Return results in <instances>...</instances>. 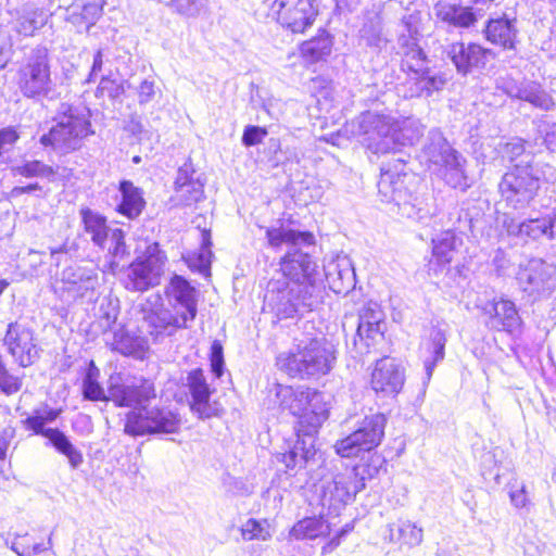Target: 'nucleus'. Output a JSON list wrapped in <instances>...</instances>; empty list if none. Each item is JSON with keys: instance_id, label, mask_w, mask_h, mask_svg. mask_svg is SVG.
<instances>
[{"instance_id": "f257e3e1", "label": "nucleus", "mask_w": 556, "mask_h": 556, "mask_svg": "<svg viewBox=\"0 0 556 556\" xmlns=\"http://www.w3.org/2000/svg\"><path fill=\"white\" fill-rule=\"evenodd\" d=\"M268 245L274 249L289 245L281 258L282 277L268 282L265 302L279 318H290L301 311H312L315 300L317 264L302 248L315 245L309 231H300L281 224L265 229Z\"/></svg>"}, {"instance_id": "f03ea898", "label": "nucleus", "mask_w": 556, "mask_h": 556, "mask_svg": "<svg viewBox=\"0 0 556 556\" xmlns=\"http://www.w3.org/2000/svg\"><path fill=\"white\" fill-rule=\"evenodd\" d=\"M307 399L304 401V409L298 421V441L287 452L278 454L277 460L285 465V472L295 476L315 456L313 435L329 417V407L325 395L313 389H308Z\"/></svg>"}, {"instance_id": "7ed1b4c3", "label": "nucleus", "mask_w": 556, "mask_h": 556, "mask_svg": "<svg viewBox=\"0 0 556 556\" xmlns=\"http://www.w3.org/2000/svg\"><path fill=\"white\" fill-rule=\"evenodd\" d=\"M337 361L334 346L325 338L304 339L276 358L279 370L291 378L315 379L331 371Z\"/></svg>"}, {"instance_id": "20e7f679", "label": "nucleus", "mask_w": 556, "mask_h": 556, "mask_svg": "<svg viewBox=\"0 0 556 556\" xmlns=\"http://www.w3.org/2000/svg\"><path fill=\"white\" fill-rule=\"evenodd\" d=\"M422 153L426 162L434 166V170L446 185L462 191L470 187L465 168L466 159L450 144L441 131H429Z\"/></svg>"}, {"instance_id": "39448f33", "label": "nucleus", "mask_w": 556, "mask_h": 556, "mask_svg": "<svg viewBox=\"0 0 556 556\" xmlns=\"http://www.w3.org/2000/svg\"><path fill=\"white\" fill-rule=\"evenodd\" d=\"M349 127L351 134L371 153L387 154L394 151V114L366 111L353 119Z\"/></svg>"}, {"instance_id": "423d86ee", "label": "nucleus", "mask_w": 556, "mask_h": 556, "mask_svg": "<svg viewBox=\"0 0 556 556\" xmlns=\"http://www.w3.org/2000/svg\"><path fill=\"white\" fill-rule=\"evenodd\" d=\"M63 111L56 118V124L40 138L45 147H52L61 153L79 149L84 140L92 134L88 116L78 109L63 105Z\"/></svg>"}, {"instance_id": "0eeeda50", "label": "nucleus", "mask_w": 556, "mask_h": 556, "mask_svg": "<svg viewBox=\"0 0 556 556\" xmlns=\"http://www.w3.org/2000/svg\"><path fill=\"white\" fill-rule=\"evenodd\" d=\"M551 169L549 166L542 164H515L500 182L502 197L514 208L526 207L538 194L541 181L547 180L546 170Z\"/></svg>"}, {"instance_id": "6e6552de", "label": "nucleus", "mask_w": 556, "mask_h": 556, "mask_svg": "<svg viewBox=\"0 0 556 556\" xmlns=\"http://www.w3.org/2000/svg\"><path fill=\"white\" fill-rule=\"evenodd\" d=\"M181 426L179 414L164 405L148 402L139 410L126 414L124 431L131 437L177 433Z\"/></svg>"}, {"instance_id": "1a4fd4ad", "label": "nucleus", "mask_w": 556, "mask_h": 556, "mask_svg": "<svg viewBox=\"0 0 556 556\" xmlns=\"http://www.w3.org/2000/svg\"><path fill=\"white\" fill-rule=\"evenodd\" d=\"M516 282L529 301L548 299L556 291V263L531 257L519 264Z\"/></svg>"}, {"instance_id": "9d476101", "label": "nucleus", "mask_w": 556, "mask_h": 556, "mask_svg": "<svg viewBox=\"0 0 556 556\" xmlns=\"http://www.w3.org/2000/svg\"><path fill=\"white\" fill-rule=\"evenodd\" d=\"M17 85L26 98L43 96L50 91L51 73L46 47L36 46L25 54L17 71Z\"/></svg>"}, {"instance_id": "9b49d317", "label": "nucleus", "mask_w": 556, "mask_h": 556, "mask_svg": "<svg viewBox=\"0 0 556 556\" xmlns=\"http://www.w3.org/2000/svg\"><path fill=\"white\" fill-rule=\"evenodd\" d=\"M364 488L355 469H345L317 488L319 504L327 516H338L345 505Z\"/></svg>"}, {"instance_id": "f8f14e48", "label": "nucleus", "mask_w": 556, "mask_h": 556, "mask_svg": "<svg viewBox=\"0 0 556 556\" xmlns=\"http://www.w3.org/2000/svg\"><path fill=\"white\" fill-rule=\"evenodd\" d=\"M167 257L154 242L147 247L143 255L129 266L126 288L130 291L143 292L161 282Z\"/></svg>"}, {"instance_id": "ddd939ff", "label": "nucleus", "mask_w": 556, "mask_h": 556, "mask_svg": "<svg viewBox=\"0 0 556 556\" xmlns=\"http://www.w3.org/2000/svg\"><path fill=\"white\" fill-rule=\"evenodd\" d=\"M386 425L383 414L366 416L354 432L336 443V452L341 457H354L361 452L374 450L384 437Z\"/></svg>"}, {"instance_id": "4468645a", "label": "nucleus", "mask_w": 556, "mask_h": 556, "mask_svg": "<svg viewBox=\"0 0 556 556\" xmlns=\"http://www.w3.org/2000/svg\"><path fill=\"white\" fill-rule=\"evenodd\" d=\"M502 226L508 236L515 237L523 243L539 242L542 239L556 240L555 211L522 220L505 214Z\"/></svg>"}, {"instance_id": "2eb2a0df", "label": "nucleus", "mask_w": 556, "mask_h": 556, "mask_svg": "<svg viewBox=\"0 0 556 556\" xmlns=\"http://www.w3.org/2000/svg\"><path fill=\"white\" fill-rule=\"evenodd\" d=\"M155 399L154 384L149 380L116 381L111 382L108 388V400L117 407H127L130 410H139Z\"/></svg>"}, {"instance_id": "dca6fc26", "label": "nucleus", "mask_w": 556, "mask_h": 556, "mask_svg": "<svg viewBox=\"0 0 556 556\" xmlns=\"http://www.w3.org/2000/svg\"><path fill=\"white\" fill-rule=\"evenodd\" d=\"M384 328L383 311L378 303L369 301L361 308L358 314V326L354 338V345L358 349V352L361 354L366 353L371 346L381 342Z\"/></svg>"}, {"instance_id": "f3484780", "label": "nucleus", "mask_w": 556, "mask_h": 556, "mask_svg": "<svg viewBox=\"0 0 556 556\" xmlns=\"http://www.w3.org/2000/svg\"><path fill=\"white\" fill-rule=\"evenodd\" d=\"M270 12L282 26L293 33H303L317 16L312 0H275Z\"/></svg>"}, {"instance_id": "a211bd4d", "label": "nucleus", "mask_w": 556, "mask_h": 556, "mask_svg": "<svg viewBox=\"0 0 556 556\" xmlns=\"http://www.w3.org/2000/svg\"><path fill=\"white\" fill-rule=\"evenodd\" d=\"M4 346L21 367H28L39 358L34 330L17 321L10 323L3 339Z\"/></svg>"}, {"instance_id": "6ab92c4d", "label": "nucleus", "mask_w": 556, "mask_h": 556, "mask_svg": "<svg viewBox=\"0 0 556 556\" xmlns=\"http://www.w3.org/2000/svg\"><path fill=\"white\" fill-rule=\"evenodd\" d=\"M488 317L486 326L496 331L515 333L521 327L522 320L514 301L504 296L494 298L483 308Z\"/></svg>"}, {"instance_id": "aec40b11", "label": "nucleus", "mask_w": 556, "mask_h": 556, "mask_svg": "<svg viewBox=\"0 0 556 556\" xmlns=\"http://www.w3.org/2000/svg\"><path fill=\"white\" fill-rule=\"evenodd\" d=\"M404 381V369L394 358L383 357L376 362L370 386L377 394L394 396L401 392Z\"/></svg>"}, {"instance_id": "412c9836", "label": "nucleus", "mask_w": 556, "mask_h": 556, "mask_svg": "<svg viewBox=\"0 0 556 556\" xmlns=\"http://www.w3.org/2000/svg\"><path fill=\"white\" fill-rule=\"evenodd\" d=\"M447 58L452 61L458 74L464 76L475 68L485 66L491 50L478 43L453 42L445 48Z\"/></svg>"}, {"instance_id": "4be33fe9", "label": "nucleus", "mask_w": 556, "mask_h": 556, "mask_svg": "<svg viewBox=\"0 0 556 556\" xmlns=\"http://www.w3.org/2000/svg\"><path fill=\"white\" fill-rule=\"evenodd\" d=\"M197 290L179 275H174L166 287V295L174 309L179 311L192 321L198 314Z\"/></svg>"}, {"instance_id": "5701e85b", "label": "nucleus", "mask_w": 556, "mask_h": 556, "mask_svg": "<svg viewBox=\"0 0 556 556\" xmlns=\"http://www.w3.org/2000/svg\"><path fill=\"white\" fill-rule=\"evenodd\" d=\"M61 281L75 296L91 299L99 285L97 269L92 266L74 264L63 269Z\"/></svg>"}, {"instance_id": "b1692460", "label": "nucleus", "mask_w": 556, "mask_h": 556, "mask_svg": "<svg viewBox=\"0 0 556 556\" xmlns=\"http://www.w3.org/2000/svg\"><path fill=\"white\" fill-rule=\"evenodd\" d=\"M146 323L151 328V334L173 336L179 329L189 328L192 321L177 309L160 308L150 312L146 317Z\"/></svg>"}, {"instance_id": "393cba45", "label": "nucleus", "mask_w": 556, "mask_h": 556, "mask_svg": "<svg viewBox=\"0 0 556 556\" xmlns=\"http://www.w3.org/2000/svg\"><path fill=\"white\" fill-rule=\"evenodd\" d=\"M186 386L192 397L191 409L200 418H210L214 415V409L210 404L211 389L206 382L203 370L195 368L191 370L186 379Z\"/></svg>"}, {"instance_id": "a878e982", "label": "nucleus", "mask_w": 556, "mask_h": 556, "mask_svg": "<svg viewBox=\"0 0 556 556\" xmlns=\"http://www.w3.org/2000/svg\"><path fill=\"white\" fill-rule=\"evenodd\" d=\"M406 174H402L397 166L394 169L381 168L380 179L378 181V193L383 202H394L396 205H404L406 210Z\"/></svg>"}, {"instance_id": "bb28decb", "label": "nucleus", "mask_w": 556, "mask_h": 556, "mask_svg": "<svg viewBox=\"0 0 556 556\" xmlns=\"http://www.w3.org/2000/svg\"><path fill=\"white\" fill-rule=\"evenodd\" d=\"M408 68L413 73L407 80V96L410 98L430 97L434 91L443 89L446 84V78L442 74L422 70V65L409 64Z\"/></svg>"}, {"instance_id": "cd10ccee", "label": "nucleus", "mask_w": 556, "mask_h": 556, "mask_svg": "<svg viewBox=\"0 0 556 556\" xmlns=\"http://www.w3.org/2000/svg\"><path fill=\"white\" fill-rule=\"evenodd\" d=\"M434 13L439 21L456 28H469L478 20L471 7H463L445 0H440L434 5Z\"/></svg>"}, {"instance_id": "c85d7f7f", "label": "nucleus", "mask_w": 556, "mask_h": 556, "mask_svg": "<svg viewBox=\"0 0 556 556\" xmlns=\"http://www.w3.org/2000/svg\"><path fill=\"white\" fill-rule=\"evenodd\" d=\"M326 280L336 293H346L355 286V273L349 258L339 257L325 267Z\"/></svg>"}, {"instance_id": "c756f323", "label": "nucleus", "mask_w": 556, "mask_h": 556, "mask_svg": "<svg viewBox=\"0 0 556 556\" xmlns=\"http://www.w3.org/2000/svg\"><path fill=\"white\" fill-rule=\"evenodd\" d=\"M104 0H74L66 9V21L89 29L102 13Z\"/></svg>"}, {"instance_id": "7c9ffc66", "label": "nucleus", "mask_w": 556, "mask_h": 556, "mask_svg": "<svg viewBox=\"0 0 556 556\" xmlns=\"http://www.w3.org/2000/svg\"><path fill=\"white\" fill-rule=\"evenodd\" d=\"M505 90L509 97L527 101L541 110L548 111L554 106L552 97L535 81L508 85Z\"/></svg>"}, {"instance_id": "2f4dec72", "label": "nucleus", "mask_w": 556, "mask_h": 556, "mask_svg": "<svg viewBox=\"0 0 556 556\" xmlns=\"http://www.w3.org/2000/svg\"><path fill=\"white\" fill-rule=\"evenodd\" d=\"M485 36L491 43L514 49L517 37L516 20L506 16L491 18L485 27Z\"/></svg>"}, {"instance_id": "473e14b6", "label": "nucleus", "mask_w": 556, "mask_h": 556, "mask_svg": "<svg viewBox=\"0 0 556 556\" xmlns=\"http://www.w3.org/2000/svg\"><path fill=\"white\" fill-rule=\"evenodd\" d=\"M105 342L112 351L126 356H140L144 350V342L142 338L130 333L124 327L112 332H106Z\"/></svg>"}, {"instance_id": "72a5a7b5", "label": "nucleus", "mask_w": 556, "mask_h": 556, "mask_svg": "<svg viewBox=\"0 0 556 556\" xmlns=\"http://www.w3.org/2000/svg\"><path fill=\"white\" fill-rule=\"evenodd\" d=\"M99 248L108 251L103 271L115 274L119 268V262L128 254L124 231L117 227L112 229L108 238L104 239V244Z\"/></svg>"}, {"instance_id": "f704fd0d", "label": "nucleus", "mask_w": 556, "mask_h": 556, "mask_svg": "<svg viewBox=\"0 0 556 556\" xmlns=\"http://www.w3.org/2000/svg\"><path fill=\"white\" fill-rule=\"evenodd\" d=\"M119 192L121 202L117 205V211L130 219L138 217L146 205L142 191L131 181L123 180L119 184Z\"/></svg>"}, {"instance_id": "c9c22d12", "label": "nucleus", "mask_w": 556, "mask_h": 556, "mask_svg": "<svg viewBox=\"0 0 556 556\" xmlns=\"http://www.w3.org/2000/svg\"><path fill=\"white\" fill-rule=\"evenodd\" d=\"M445 344L446 336L444 331L434 329L430 334V343L428 344L430 355L424 361L425 376L422 378V394H425L427 386L431 380L437 363L444 358Z\"/></svg>"}, {"instance_id": "e433bc0d", "label": "nucleus", "mask_w": 556, "mask_h": 556, "mask_svg": "<svg viewBox=\"0 0 556 556\" xmlns=\"http://www.w3.org/2000/svg\"><path fill=\"white\" fill-rule=\"evenodd\" d=\"M462 244V238L457 237L452 229H447L432 239V254L438 263L447 265Z\"/></svg>"}, {"instance_id": "4c0bfd02", "label": "nucleus", "mask_w": 556, "mask_h": 556, "mask_svg": "<svg viewBox=\"0 0 556 556\" xmlns=\"http://www.w3.org/2000/svg\"><path fill=\"white\" fill-rule=\"evenodd\" d=\"M48 22V14L42 9L28 8L22 11L14 22L13 29L20 36L31 37Z\"/></svg>"}, {"instance_id": "58836bf2", "label": "nucleus", "mask_w": 556, "mask_h": 556, "mask_svg": "<svg viewBox=\"0 0 556 556\" xmlns=\"http://www.w3.org/2000/svg\"><path fill=\"white\" fill-rule=\"evenodd\" d=\"M308 389L309 388L294 389L290 386L277 384L275 394L279 405L300 419V415L304 409V401L307 399L306 393Z\"/></svg>"}, {"instance_id": "ea45409f", "label": "nucleus", "mask_w": 556, "mask_h": 556, "mask_svg": "<svg viewBox=\"0 0 556 556\" xmlns=\"http://www.w3.org/2000/svg\"><path fill=\"white\" fill-rule=\"evenodd\" d=\"M394 128V150L397 147L414 144L424 134V126L412 117L401 118L395 115Z\"/></svg>"}, {"instance_id": "a19ab883", "label": "nucleus", "mask_w": 556, "mask_h": 556, "mask_svg": "<svg viewBox=\"0 0 556 556\" xmlns=\"http://www.w3.org/2000/svg\"><path fill=\"white\" fill-rule=\"evenodd\" d=\"M325 511L319 517H308L296 522L291 529L290 535L296 540H313L324 536L329 532L330 525L324 519Z\"/></svg>"}, {"instance_id": "79ce46f5", "label": "nucleus", "mask_w": 556, "mask_h": 556, "mask_svg": "<svg viewBox=\"0 0 556 556\" xmlns=\"http://www.w3.org/2000/svg\"><path fill=\"white\" fill-rule=\"evenodd\" d=\"M81 217L86 233L90 236V240L97 247L103 245L104 239L108 238L112 229L116 228L109 226L103 216L91 210H83Z\"/></svg>"}, {"instance_id": "37998d69", "label": "nucleus", "mask_w": 556, "mask_h": 556, "mask_svg": "<svg viewBox=\"0 0 556 556\" xmlns=\"http://www.w3.org/2000/svg\"><path fill=\"white\" fill-rule=\"evenodd\" d=\"M391 541L400 542L408 547L417 546L422 542V529L409 520H399L389 526Z\"/></svg>"}, {"instance_id": "c03bdc74", "label": "nucleus", "mask_w": 556, "mask_h": 556, "mask_svg": "<svg viewBox=\"0 0 556 556\" xmlns=\"http://www.w3.org/2000/svg\"><path fill=\"white\" fill-rule=\"evenodd\" d=\"M46 438L49 439L50 443L55 447L58 452L65 455L72 468H78L84 457L80 451H78L70 441V439L59 429L49 428L46 431Z\"/></svg>"}, {"instance_id": "a18cd8bd", "label": "nucleus", "mask_w": 556, "mask_h": 556, "mask_svg": "<svg viewBox=\"0 0 556 556\" xmlns=\"http://www.w3.org/2000/svg\"><path fill=\"white\" fill-rule=\"evenodd\" d=\"M332 42L330 37L323 33L301 45V55L309 63H315L331 52Z\"/></svg>"}, {"instance_id": "49530a36", "label": "nucleus", "mask_w": 556, "mask_h": 556, "mask_svg": "<svg viewBox=\"0 0 556 556\" xmlns=\"http://www.w3.org/2000/svg\"><path fill=\"white\" fill-rule=\"evenodd\" d=\"M202 236V245L199 252L192 253L188 255L186 258L188 266L190 269L202 274L203 276L210 275L211 269V260H212V241L211 233L208 231H203Z\"/></svg>"}, {"instance_id": "de8ad7c7", "label": "nucleus", "mask_w": 556, "mask_h": 556, "mask_svg": "<svg viewBox=\"0 0 556 556\" xmlns=\"http://www.w3.org/2000/svg\"><path fill=\"white\" fill-rule=\"evenodd\" d=\"M501 153L503 159L515 164H522L523 166L539 164L534 162L533 154L526 150V142L520 138H513L505 142L501 149Z\"/></svg>"}, {"instance_id": "09e8293b", "label": "nucleus", "mask_w": 556, "mask_h": 556, "mask_svg": "<svg viewBox=\"0 0 556 556\" xmlns=\"http://www.w3.org/2000/svg\"><path fill=\"white\" fill-rule=\"evenodd\" d=\"M361 41L375 52L387 48L389 40L383 36L381 23L378 17L366 22L359 30Z\"/></svg>"}, {"instance_id": "8fccbe9b", "label": "nucleus", "mask_w": 556, "mask_h": 556, "mask_svg": "<svg viewBox=\"0 0 556 556\" xmlns=\"http://www.w3.org/2000/svg\"><path fill=\"white\" fill-rule=\"evenodd\" d=\"M419 35L408 34L402 31L397 39V45L405 56V64L408 67L409 64H416L417 66L422 65L426 60V54L418 46Z\"/></svg>"}, {"instance_id": "3c124183", "label": "nucleus", "mask_w": 556, "mask_h": 556, "mask_svg": "<svg viewBox=\"0 0 556 556\" xmlns=\"http://www.w3.org/2000/svg\"><path fill=\"white\" fill-rule=\"evenodd\" d=\"M475 220L476 218L470 212L469 203H463L451 208L445 225L452 227L453 231L467 233L472 231Z\"/></svg>"}, {"instance_id": "603ef678", "label": "nucleus", "mask_w": 556, "mask_h": 556, "mask_svg": "<svg viewBox=\"0 0 556 556\" xmlns=\"http://www.w3.org/2000/svg\"><path fill=\"white\" fill-rule=\"evenodd\" d=\"M11 172L14 176L26 178L40 177L47 178L48 180H53L55 175L53 167L37 160L25 161L22 164L15 165L11 168Z\"/></svg>"}, {"instance_id": "864d4df0", "label": "nucleus", "mask_w": 556, "mask_h": 556, "mask_svg": "<svg viewBox=\"0 0 556 556\" xmlns=\"http://www.w3.org/2000/svg\"><path fill=\"white\" fill-rule=\"evenodd\" d=\"M241 534L244 540H262L266 541L271 538L273 530L270 523L266 519L257 520L248 519L241 527Z\"/></svg>"}, {"instance_id": "5fc2aeb1", "label": "nucleus", "mask_w": 556, "mask_h": 556, "mask_svg": "<svg viewBox=\"0 0 556 556\" xmlns=\"http://www.w3.org/2000/svg\"><path fill=\"white\" fill-rule=\"evenodd\" d=\"M99 371L90 368L83 380V395L89 401H109L104 389L98 382Z\"/></svg>"}, {"instance_id": "6e6d98bb", "label": "nucleus", "mask_w": 556, "mask_h": 556, "mask_svg": "<svg viewBox=\"0 0 556 556\" xmlns=\"http://www.w3.org/2000/svg\"><path fill=\"white\" fill-rule=\"evenodd\" d=\"M204 194L203 185L200 181L175 187L174 199L179 204L191 205L199 202Z\"/></svg>"}, {"instance_id": "4d7b16f0", "label": "nucleus", "mask_w": 556, "mask_h": 556, "mask_svg": "<svg viewBox=\"0 0 556 556\" xmlns=\"http://www.w3.org/2000/svg\"><path fill=\"white\" fill-rule=\"evenodd\" d=\"M208 0H172L170 5L182 15L197 16L205 10Z\"/></svg>"}, {"instance_id": "13d9d810", "label": "nucleus", "mask_w": 556, "mask_h": 556, "mask_svg": "<svg viewBox=\"0 0 556 556\" xmlns=\"http://www.w3.org/2000/svg\"><path fill=\"white\" fill-rule=\"evenodd\" d=\"M211 370L216 378H220L224 374V351L219 341L215 340L211 346L210 354Z\"/></svg>"}, {"instance_id": "bf43d9fd", "label": "nucleus", "mask_w": 556, "mask_h": 556, "mask_svg": "<svg viewBox=\"0 0 556 556\" xmlns=\"http://www.w3.org/2000/svg\"><path fill=\"white\" fill-rule=\"evenodd\" d=\"M266 136V128L260 126H247L243 130L242 143L245 147H253L261 143Z\"/></svg>"}, {"instance_id": "052dcab7", "label": "nucleus", "mask_w": 556, "mask_h": 556, "mask_svg": "<svg viewBox=\"0 0 556 556\" xmlns=\"http://www.w3.org/2000/svg\"><path fill=\"white\" fill-rule=\"evenodd\" d=\"M20 135L14 127H5L0 130V156L9 152L15 142L18 140Z\"/></svg>"}, {"instance_id": "680f3d73", "label": "nucleus", "mask_w": 556, "mask_h": 556, "mask_svg": "<svg viewBox=\"0 0 556 556\" xmlns=\"http://www.w3.org/2000/svg\"><path fill=\"white\" fill-rule=\"evenodd\" d=\"M98 90L110 98H117L124 92L123 86L108 76L101 77Z\"/></svg>"}, {"instance_id": "e2e57ef3", "label": "nucleus", "mask_w": 556, "mask_h": 556, "mask_svg": "<svg viewBox=\"0 0 556 556\" xmlns=\"http://www.w3.org/2000/svg\"><path fill=\"white\" fill-rule=\"evenodd\" d=\"M421 16L420 13L414 12L405 15L402 18V31L408 34L419 35Z\"/></svg>"}, {"instance_id": "0e129e2a", "label": "nucleus", "mask_w": 556, "mask_h": 556, "mask_svg": "<svg viewBox=\"0 0 556 556\" xmlns=\"http://www.w3.org/2000/svg\"><path fill=\"white\" fill-rule=\"evenodd\" d=\"M155 94V86L154 83L148 79H144L139 88H138V100L140 104L149 103Z\"/></svg>"}, {"instance_id": "69168bd1", "label": "nucleus", "mask_w": 556, "mask_h": 556, "mask_svg": "<svg viewBox=\"0 0 556 556\" xmlns=\"http://www.w3.org/2000/svg\"><path fill=\"white\" fill-rule=\"evenodd\" d=\"M193 173L194 170L190 164H184L181 167H179L175 179V187L200 181L199 179H193Z\"/></svg>"}, {"instance_id": "338daca9", "label": "nucleus", "mask_w": 556, "mask_h": 556, "mask_svg": "<svg viewBox=\"0 0 556 556\" xmlns=\"http://www.w3.org/2000/svg\"><path fill=\"white\" fill-rule=\"evenodd\" d=\"M509 497H510L511 504L516 508H523L530 503V500L528 497V492H527L525 484H522L521 488L518 490L510 491Z\"/></svg>"}, {"instance_id": "774afa93", "label": "nucleus", "mask_w": 556, "mask_h": 556, "mask_svg": "<svg viewBox=\"0 0 556 556\" xmlns=\"http://www.w3.org/2000/svg\"><path fill=\"white\" fill-rule=\"evenodd\" d=\"M24 425L27 429L33 430L34 433L41 434V435L46 437V431L48 428H45L46 424H45L43 419L41 417H39L38 415L27 417L24 420Z\"/></svg>"}]
</instances>
